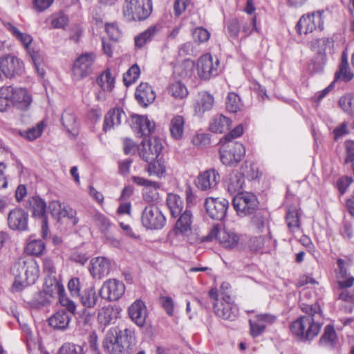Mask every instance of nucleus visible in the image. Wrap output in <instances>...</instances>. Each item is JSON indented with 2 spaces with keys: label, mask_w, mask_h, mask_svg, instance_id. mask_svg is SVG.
I'll return each mask as SVG.
<instances>
[{
  "label": "nucleus",
  "mask_w": 354,
  "mask_h": 354,
  "mask_svg": "<svg viewBox=\"0 0 354 354\" xmlns=\"http://www.w3.org/2000/svg\"><path fill=\"white\" fill-rule=\"evenodd\" d=\"M322 12L320 11L304 15L297 22L295 28L300 35H307L318 28L323 29L324 21L322 18Z\"/></svg>",
  "instance_id": "nucleus-11"
},
{
  "label": "nucleus",
  "mask_w": 354,
  "mask_h": 354,
  "mask_svg": "<svg viewBox=\"0 0 354 354\" xmlns=\"http://www.w3.org/2000/svg\"><path fill=\"white\" fill-rule=\"evenodd\" d=\"M111 269V262L107 258L97 257L90 261L89 272L93 278L102 279L109 274Z\"/></svg>",
  "instance_id": "nucleus-20"
},
{
  "label": "nucleus",
  "mask_w": 354,
  "mask_h": 354,
  "mask_svg": "<svg viewBox=\"0 0 354 354\" xmlns=\"http://www.w3.org/2000/svg\"><path fill=\"white\" fill-rule=\"evenodd\" d=\"M326 62V54H317L309 64V69L314 73L322 71Z\"/></svg>",
  "instance_id": "nucleus-55"
},
{
  "label": "nucleus",
  "mask_w": 354,
  "mask_h": 354,
  "mask_svg": "<svg viewBox=\"0 0 354 354\" xmlns=\"http://www.w3.org/2000/svg\"><path fill=\"white\" fill-rule=\"evenodd\" d=\"M226 28L230 37L236 38L241 29L240 21L236 18L230 19L226 24Z\"/></svg>",
  "instance_id": "nucleus-56"
},
{
  "label": "nucleus",
  "mask_w": 354,
  "mask_h": 354,
  "mask_svg": "<svg viewBox=\"0 0 354 354\" xmlns=\"http://www.w3.org/2000/svg\"><path fill=\"white\" fill-rule=\"evenodd\" d=\"M286 219L287 225L291 231L295 232L299 227V216L296 208H290L288 210Z\"/></svg>",
  "instance_id": "nucleus-47"
},
{
  "label": "nucleus",
  "mask_w": 354,
  "mask_h": 354,
  "mask_svg": "<svg viewBox=\"0 0 354 354\" xmlns=\"http://www.w3.org/2000/svg\"><path fill=\"white\" fill-rule=\"evenodd\" d=\"M229 202L224 198H207L205 207L208 216L216 221H222L226 216Z\"/></svg>",
  "instance_id": "nucleus-14"
},
{
  "label": "nucleus",
  "mask_w": 354,
  "mask_h": 354,
  "mask_svg": "<svg viewBox=\"0 0 354 354\" xmlns=\"http://www.w3.org/2000/svg\"><path fill=\"white\" fill-rule=\"evenodd\" d=\"M97 84L103 91H111L114 87L115 78L109 71H105L97 77Z\"/></svg>",
  "instance_id": "nucleus-44"
},
{
  "label": "nucleus",
  "mask_w": 354,
  "mask_h": 354,
  "mask_svg": "<svg viewBox=\"0 0 354 354\" xmlns=\"http://www.w3.org/2000/svg\"><path fill=\"white\" fill-rule=\"evenodd\" d=\"M118 312L111 306L102 308L98 313V322L104 326L109 325L111 322L117 318Z\"/></svg>",
  "instance_id": "nucleus-40"
},
{
  "label": "nucleus",
  "mask_w": 354,
  "mask_h": 354,
  "mask_svg": "<svg viewBox=\"0 0 354 354\" xmlns=\"http://www.w3.org/2000/svg\"><path fill=\"white\" fill-rule=\"evenodd\" d=\"M162 145L161 142L156 139H151L148 141H142L138 149L140 157L147 162L155 160L158 158L162 151Z\"/></svg>",
  "instance_id": "nucleus-17"
},
{
  "label": "nucleus",
  "mask_w": 354,
  "mask_h": 354,
  "mask_svg": "<svg viewBox=\"0 0 354 354\" xmlns=\"http://www.w3.org/2000/svg\"><path fill=\"white\" fill-rule=\"evenodd\" d=\"M12 272L15 277L13 288L19 291L36 281L39 277V265L32 259H19L14 263Z\"/></svg>",
  "instance_id": "nucleus-2"
},
{
  "label": "nucleus",
  "mask_w": 354,
  "mask_h": 354,
  "mask_svg": "<svg viewBox=\"0 0 354 354\" xmlns=\"http://www.w3.org/2000/svg\"><path fill=\"white\" fill-rule=\"evenodd\" d=\"M232 204L239 215L246 216L252 214L257 209L259 201L255 195L245 192L236 195Z\"/></svg>",
  "instance_id": "nucleus-10"
},
{
  "label": "nucleus",
  "mask_w": 354,
  "mask_h": 354,
  "mask_svg": "<svg viewBox=\"0 0 354 354\" xmlns=\"http://www.w3.org/2000/svg\"><path fill=\"white\" fill-rule=\"evenodd\" d=\"M129 315L131 320L140 327H142L147 317V310L145 304L141 300H136L129 308Z\"/></svg>",
  "instance_id": "nucleus-25"
},
{
  "label": "nucleus",
  "mask_w": 354,
  "mask_h": 354,
  "mask_svg": "<svg viewBox=\"0 0 354 354\" xmlns=\"http://www.w3.org/2000/svg\"><path fill=\"white\" fill-rule=\"evenodd\" d=\"M339 104L344 112L350 115H354V95L347 94L341 97Z\"/></svg>",
  "instance_id": "nucleus-49"
},
{
  "label": "nucleus",
  "mask_w": 354,
  "mask_h": 354,
  "mask_svg": "<svg viewBox=\"0 0 354 354\" xmlns=\"http://www.w3.org/2000/svg\"><path fill=\"white\" fill-rule=\"evenodd\" d=\"M209 297L213 300L214 313L218 317L231 321L235 319L238 315L239 309L230 295L223 292L221 300L218 301L217 290L212 288L209 292Z\"/></svg>",
  "instance_id": "nucleus-5"
},
{
  "label": "nucleus",
  "mask_w": 354,
  "mask_h": 354,
  "mask_svg": "<svg viewBox=\"0 0 354 354\" xmlns=\"http://www.w3.org/2000/svg\"><path fill=\"white\" fill-rule=\"evenodd\" d=\"M158 32L156 26H151L145 31L140 33L135 38V45L138 48H142L145 44L150 41Z\"/></svg>",
  "instance_id": "nucleus-43"
},
{
  "label": "nucleus",
  "mask_w": 354,
  "mask_h": 354,
  "mask_svg": "<svg viewBox=\"0 0 354 354\" xmlns=\"http://www.w3.org/2000/svg\"><path fill=\"white\" fill-rule=\"evenodd\" d=\"M44 250V242L41 239H37L35 236H30L26 246V251L28 254L41 257Z\"/></svg>",
  "instance_id": "nucleus-39"
},
{
  "label": "nucleus",
  "mask_w": 354,
  "mask_h": 354,
  "mask_svg": "<svg viewBox=\"0 0 354 354\" xmlns=\"http://www.w3.org/2000/svg\"><path fill=\"white\" fill-rule=\"evenodd\" d=\"M126 114L120 108H115L110 110L104 117V131H106L115 127L120 125L122 120H126Z\"/></svg>",
  "instance_id": "nucleus-29"
},
{
  "label": "nucleus",
  "mask_w": 354,
  "mask_h": 354,
  "mask_svg": "<svg viewBox=\"0 0 354 354\" xmlns=\"http://www.w3.org/2000/svg\"><path fill=\"white\" fill-rule=\"evenodd\" d=\"M95 59V55L93 53H85L79 56L75 59L72 69L73 79L80 80L90 75Z\"/></svg>",
  "instance_id": "nucleus-12"
},
{
  "label": "nucleus",
  "mask_w": 354,
  "mask_h": 354,
  "mask_svg": "<svg viewBox=\"0 0 354 354\" xmlns=\"http://www.w3.org/2000/svg\"><path fill=\"white\" fill-rule=\"evenodd\" d=\"M147 171L150 176L162 177L166 171V165L165 161L160 158H156V160L149 162L146 168Z\"/></svg>",
  "instance_id": "nucleus-41"
},
{
  "label": "nucleus",
  "mask_w": 354,
  "mask_h": 354,
  "mask_svg": "<svg viewBox=\"0 0 354 354\" xmlns=\"http://www.w3.org/2000/svg\"><path fill=\"white\" fill-rule=\"evenodd\" d=\"M8 86L0 88V111H6L11 104L10 96Z\"/></svg>",
  "instance_id": "nucleus-57"
},
{
  "label": "nucleus",
  "mask_w": 354,
  "mask_h": 354,
  "mask_svg": "<svg viewBox=\"0 0 354 354\" xmlns=\"http://www.w3.org/2000/svg\"><path fill=\"white\" fill-rule=\"evenodd\" d=\"M225 186L230 194H241L245 185L244 175L238 171L228 174L224 181Z\"/></svg>",
  "instance_id": "nucleus-24"
},
{
  "label": "nucleus",
  "mask_w": 354,
  "mask_h": 354,
  "mask_svg": "<svg viewBox=\"0 0 354 354\" xmlns=\"http://www.w3.org/2000/svg\"><path fill=\"white\" fill-rule=\"evenodd\" d=\"M62 124L68 133H75L77 127L76 118L71 110H66L62 115Z\"/></svg>",
  "instance_id": "nucleus-42"
},
{
  "label": "nucleus",
  "mask_w": 354,
  "mask_h": 354,
  "mask_svg": "<svg viewBox=\"0 0 354 354\" xmlns=\"http://www.w3.org/2000/svg\"><path fill=\"white\" fill-rule=\"evenodd\" d=\"M67 286L71 293V295L73 297H78L82 293V286L80 283V279L77 277H73L71 279L68 283Z\"/></svg>",
  "instance_id": "nucleus-60"
},
{
  "label": "nucleus",
  "mask_w": 354,
  "mask_h": 354,
  "mask_svg": "<svg viewBox=\"0 0 354 354\" xmlns=\"http://www.w3.org/2000/svg\"><path fill=\"white\" fill-rule=\"evenodd\" d=\"M219 61L216 59L214 62L213 57L209 54L201 56L197 62V72L198 76L203 80H209L211 77L218 74Z\"/></svg>",
  "instance_id": "nucleus-16"
},
{
  "label": "nucleus",
  "mask_w": 354,
  "mask_h": 354,
  "mask_svg": "<svg viewBox=\"0 0 354 354\" xmlns=\"http://www.w3.org/2000/svg\"><path fill=\"white\" fill-rule=\"evenodd\" d=\"M214 97L207 92L199 93L198 98L194 104L195 114L202 116L205 111H210L214 105Z\"/></svg>",
  "instance_id": "nucleus-31"
},
{
  "label": "nucleus",
  "mask_w": 354,
  "mask_h": 354,
  "mask_svg": "<svg viewBox=\"0 0 354 354\" xmlns=\"http://www.w3.org/2000/svg\"><path fill=\"white\" fill-rule=\"evenodd\" d=\"M28 53L31 57L32 63L35 66V68L39 75L43 76L44 75L43 57L40 55L39 52L34 48H31L27 50Z\"/></svg>",
  "instance_id": "nucleus-46"
},
{
  "label": "nucleus",
  "mask_w": 354,
  "mask_h": 354,
  "mask_svg": "<svg viewBox=\"0 0 354 354\" xmlns=\"http://www.w3.org/2000/svg\"><path fill=\"white\" fill-rule=\"evenodd\" d=\"M239 241V235L233 231L223 229L219 234V243L226 248H235Z\"/></svg>",
  "instance_id": "nucleus-36"
},
{
  "label": "nucleus",
  "mask_w": 354,
  "mask_h": 354,
  "mask_svg": "<svg viewBox=\"0 0 354 354\" xmlns=\"http://www.w3.org/2000/svg\"><path fill=\"white\" fill-rule=\"evenodd\" d=\"M68 18L63 13H58L53 16L51 24L55 28H64L68 24Z\"/></svg>",
  "instance_id": "nucleus-61"
},
{
  "label": "nucleus",
  "mask_w": 354,
  "mask_h": 354,
  "mask_svg": "<svg viewBox=\"0 0 354 354\" xmlns=\"http://www.w3.org/2000/svg\"><path fill=\"white\" fill-rule=\"evenodd\" d=\"M140 73V68L137 64L133 65L123 77V80L126 86H130L133 84L139 77Z\"/></svg>",
  "instance_id": "nucleus-53"
},
{
  "label": "nucleus",
  "mask_w": 354,
  "mask_h": 354,
  "mask_svg": "<svg viewBox=\"0 0 354 354\" xmlns=\"http://www.w3.org/2000/svg\"><path fill=\"white\" fill-rule=\"evenodd\" d=\"M250 334L253 337L261 335L265 330V326L259 321V317H255V319L249 321Z\"/></svg>",
  "instance_id": "nucleus-59"
},
{
  "label": "nucleus",
  "mask_w": 354,
  "mask_h": 354,
  "mask_svg": "<svg viewBox=\"0 0 354 354\" xmlns=\"http://www.w3.org/2000/svg\"><path fill=\"white\" fill-rule=\"evenodd\" d=\"M185 120L183 116L176 115L170 121L169 131L171 136L176 140L183 137L184 131Z\"/></svg>",
  "instance_id": "nucleus-38"
},
{
  "label": "nucleus",
  "mask_w": 354,
  "mask_h": 354,
  "mask_svg": "<svg viewBox=\"0 0 354 354\" xmlns=\"http://www.w3.org/2000/svg\"><path fill=\"white\" fill-rule=\"evenodd\" d=\"M133 332L129 328H110L103 340V347L110 354H131L135 348Z\"/></svg>",
  "instance_id": "nucleus-1"
},
{
  "label": "nucleus",
  "mask_w": 354,
  "mask_h": 354,
  "mask_svg": "<svg viewBox=\"0 0 354 354\" xmlns=\"http://www.w3.org/2000/svg\"><path fill=\"white\" fill-rule=\"evenodd\" d=\"M151 11V0H125L122 7L123 16L128 21L145 20Z\"/></svg>",
  "instance_id": "nucleus-6"
},
{
  "label": "nucleus",
  "mask_w": 354,
  "mask_h": 354,
  "mask_svg": "<svg viewBox=\"0 0 354 354\" xmlns=\"http://www.w3.org/2000/svg\"><path fill=\"white\" fill-rule=\"evenodd\" d=\"M124 290L125 287L122 281L111 279L103 283L99 295L102 299L113 301L119 299L124 294Z\"/></svg>",
  "instance_id": "nucleus-15"
},
{
  "label": "nucleus",
  "mask_w": 354,
  "mask_h": 354,
  "mask_svg": "<svg viewBox=\"0 0 354 354\" xmlns=\"http://www.w3.org/2000/svg\"><path fill=\"white\" fill-rule=\"evenodd\" d=\"M46 295L59 297L61 305L65 307L70 313L75 314L76 310L75 303L64 294V288L62 283L57 279L56 270L53 264L50 261L46 260Z\"/></svg>",
  "instance_id": "nucleus-3"
},
{
  "label": "nucleus",
  "mask_w": 354,
  "mask_h": 354,
  "mask_svg": "<svg viewBox=\"0 0 354 354\" xmlns=\"http://www.w3.org/2000/svg\"><path fill=\"white\" fill-rule=\"evenodd\" d=\"M210 34L209 32L201 27L196 28L193 32V37L195 41L200 43L207 41L209 38Z\"/></svg>",
  "instance_id": "nucleus-63"
},
{
  "label": "nucleus",
  "mask_w": 354,
  "mask_h": 354,
  "mask_svg": "<svg viewBox=\"0 0 354 354\" xmlns=\"http://www.w3.org/2000/svg\"><path fill=\"white\" fill-rule=\"evenodd\" d=\"M330 44L329 38L323 37L313 39L310 42V48L313 51L315 52L318 55L319 54H325L326 46Z\"/></svg>",
  "instance_id": "nucleus-51"
},
{
  "label": "nucleus",
  "mask_w": 354,
  "mask_h": 354,
  "mask_svg": "<svg viewBox=\"0 0 354 354\" xmlns=\"http://www.w3.org/2000/svg\"><path fill=\"white\" fill-rule=\"evenodd\" d=\"M71 317L65 310H59L48 319V325L55 330H64L68 328Z\"/></svg>",
  "instance_id": "nucleus-30"
},
{
  "label": "nucleus",
  "mask_w": 354,
  "mask_h": 354,
  "mask_svg": "<svg viewBox=\"0 0 354 354\" xmlns=\"http://www.w3.org/2000/svg\"><path fill=\"white\" fill-rule=\"evenodd\" d=\"M169 92L175 98L179 99H183L188 95L187 88L180 82H176L171 84Z\"/></svg>",
  "instance_id": "nucleus-52"
},
{
  "label": "nucleus",
  "mask_w": 354,
  "mask_h": 354,
  "mask_svg": "<svg viewBox=\"0 0 354 354\" xmlns=\"http://www.w3.org/2000/svg\"><path fill=\"white\" fill-rule=\"evenodd\" d=\"M167 205L173 217H178L183 210V201L176 194H168L167 197Z\"/></svg>",
  "instance_id": "nucleus-35"
},
{
  "label": "nucleus",
  "mask_w": 354,
  "mask_h": 354,
  "mask_svg": "<svg viewBox=\"0 0 354 354\" xmlns=\"http://www.w3.org/2000/svg\"><path fill=\"white\" fill-rule=\"evenodd\" d=\"M337 263L336 278L339 288H347L351 287L354 283V277L348 272V268L350 266L349 262L345 261L342 259H338Z\"/></svg>",
  "instance_id": "nucleus-23"
},
{
  "label": "nucleus",
  "mask_w": 354,
  "mask_h": 354,
  "mask_svg": "<svg viewBox=\"0 0 354 354\" xmlns=\"http://www.w3.org/2000/svg\"><path fill=\"white\" fill-rule=\"evenodd\" d=\"M135 97L140 105L147 107L154 101L156 94L150 85L141 83L136 90Z\"/></svg>",
  "instance_id": "nucleus-27"
},
{
  "label": "nucleus",
  "mask_w": 354,
  "mask_h": 354,
  "mask_svg": "<svg viewBox=\"0 0 354 354\" xmlns=\"http://www.w3.org/2000/svg\"><path fill=\"white\" fill-rule=\"evenodd\" d=\"M48 212L58 222H61L63 218H67L68 224L72 226L79 222L76 216L77 212L70 207L62 206L59 201H53L49 203Z\"/></svg>",
  "instance_id": "nucleus-13"
},
{
  "label": "nucleus",
  "mask_w": 354,
  "mask_h": 354,
  "mask_svg": "<svg viewBox=\"0 0 354 354\" xmlns=\"http://www.w3.org/2000/svg\"><path fill=\"white\" fill-rule=\"evenodd\" d=\"M132 120L133 128L140 137L149 136L155 129V123L146 116L135 115Z\"/></svg>",
  "instance_id": "nucleus-26"
},
{
  "label": "nucleus",
  "mask_w": 354,
  "mask_h": 354,
  "mask_svg": "<svg viewBox=\"0 0 354 354\" xmlns=\"http://www.w3.org/2000/svg\"><path fill=\"white\" fill-rule=\"evenodd\" d=\"M78 298L80 304L86 308H93L98 301V296L93 286L84 288Z\"/></svg>",
  "instance_id": "nucleus-32"
},
{
  "label": "nucleus",
  "mask_w": 354,
  "mask_h": 354,
  "mask_svg": "<svg viewBox=\"0 0 354 354\" xmlns=\"http://www.w3.org/2000/svg\"><path fill=\"white\" fill-rule=\"evenodd\" d=\"M336 332L333 326L327 325L324 328V332L319 339L321 345L333 346L336 339Z\"/></svg>",
  "instance_id": "nucleus-48"
},
{
  "label": "nucleus",
  "mask_w": 354,
  "mask_h": 354,
  "mask_svg": "<svg viewBox=\"0 0 354 354\" xmlns=\"http://www.w3.org/2000/svg\"><path fill=\"white\" fill-rule=\"evenodd\" d=\"M219 153L223 165L234 166L244 157L245 149L241 142H225L221 147Z\"/></svg>",
  "instance_id": "nucleus-7"
},
{
  "label": "nucleus",
  "mask_w": 354,
  "mask_h": 354,
  "mask_svg": "<svg viewBox=\"0 0 354 354\" xmlns=\"http://www.w3.org/2000/svg\"><path fill=\"white\" fill-rule=\"evenodd\" d=\"M178 217L172 232L176 236L187 237L192 232V214L190 210L186 209Z\"/></svg>",
  "instance_id": "nucleus-21"
},
{
  "label": "nucleus",
  "mask_w": 354,
  "mask_h": 354,
  "mask_svg": "<svg viewBox=\"0 0 354 354\" xmlns=\"http://www.w3.org/2000/svg\"><path fill=\"white\" fill-rule=\"evenodd\" d=\"M106 30L110 39L113 41H118L122 37V32L115 24L106 25Z\"/></svg>",
  "instance_id": "nucleus-62"
},
{
  "label": "nucleus",
  "mask_w": 354,
  "mask_h": 354,
  "mask_svg": "<svg viewBox=\"0 0 354 354\" xmlns=\"http://www.w3.org/2000/svg\"><path fill=\"white\" fill-rule=\"evenodd\" d=\"M220 181L219 174L214 169L201 173L196 180V187L202 191H212L216 189Z\"/></svg>",
  "instance_id": "nucleus-18"
},
{
  "label": "nucleus",
  "mask_w": 354,
  "mask_h": 354,
  "mask_svg": "<svg viewBox=\"0 0 354 354\" xmlns=\"http://www.w3.org/2000/svg\"><path fill=\"white\" fill-rule=\"evenodd\" d=\"M37 337L30 339L26 342L27 348L30 354H42V337L41 333L44 330V325L39 323L36 325Z\"/></svg>",
  "instance_id": "nucleus-33"
},
{
  "label": "nucleus",
  "mask_w": 354,
  "mask_h": 354,
  "mask_svg": "<svg viewBox=\"0 0 354 354\" xmlns=\"http://www.w3.org/2000/svg\"><path fill=\"white\" fill-rule=\"evenodd\" d=\"M302 310L306 311L308 315L293 322L290 325V330L295 336L301 339H312L319 333L321 325L315 322L313 314L315 311L311 306L302 308Z\"/></svg>",
  "instance_id": "nucleus-4"
},
{
  "label": "nucleus",
  "mask_w": 354,
  "mask_h": 354,
  "mask_svg": "<svg viewBox=\"0 0 354 354\" xmlns=\"http://www.w3.org/2000/svg\"><path fill=\"white\" fill-rule=\"evenodd\" d=\"M241 106V101L239 96L235 93H229L226 100V109L232 113H236Z\"/></svg>",
  "instance_id": "nucleus-50"
},
{
  "label": "nucleus",
  "mask_w": 354,
  "mask_h": 354,
  "mask_svg": "<svg viewBox=\"0 0 354 354\" xmlns=\"http://www.w3.org/2000/svg\"><path fill=\"white\" fill-rule=\"evenodd\" d=\"M44 120H41L37 126L24 132V136L29 140H34L41 135L44 130Z\"/></svg>",
  "instance_id": "nucleus-58"
},
{
  "label": "nucleus",
  "mask_w": 354,
  "mask_h": 354,
  "mask_svg": "<svg viewBox=\"0 0 354 354\" xmlns=\"http://www.w3.org/2000/svg\"><path fill=\"white\" fill-rule=\"evenodd\" d=\"M252 224L257 230L261 232L266 224V218L261 212H257L252 218Z\"/></svg>",
  "instance_id": "nucleus-64"
},
{
  "label": "nucleus",
  "mask_w": 354,
  "mask_h": 354,
  "mask_svg": "<svg viewBox=\"0 0 354 354\" xmlns=\"http://www.w3.org/2000/svg\"><path fill=\"white\" fill-rule=\"evenodd\" d=\"M29 210L32 216L40 219L41 232H44V201L38 196H33L29 200Z\"/></svg>",
  "instance_id": "nucleus-28"
},
{
  "label": "nucleus",
  "mask_w": 354,
  "mask_h": 354,
  "mask_svg": "<svg viewBox=\"0 0 354 354\" xmlns=\"http://www.w3.org/2000/svg\"><path fill=\"white\" fill-rule=\"evenodd\" d=\"M57 354H84V351L81 346L66 342L59 348Z\"/></svg>",
  "instance_id": "nucleus-54"
},
{
  "label": "nucleus",
  "mask_w": 354,
  "mask_h": 354,
  "mask_svg": "<svg viewBox=\"0 0 354 354\" xmlns=\"http://www.w3.org/2000/svg\"><path fill=\"white\" fill-rule=\"evenodd\" d=\"M353 77V74L351 71L348 61L344 60L343 63H340L338 71L335 74V81L339 80L348 82Z\"/></svg>",
  "instance_id": "nucleus-45"
},
{
  "label": "nucleus",
  "mask_w": 354,
  "mask_h": 354,
  "mask_svg": "<svg viewBox=\"0 0 354 354\" xmlns=\"http://www.w3.org/2000/svg\"><path fill=\"white\" fill-rule=\"evenodd\" d=\"M11 104L19 109H26L32 102V96L28 90L22 87L8 86Z\"/></svg>",
  "instance_id": "nucleus-19"
},
{
  "label": "nucleus",
  "mask_w": 354,
  "mask_h": 354,
  "mask_svg": "<svg viewBox=\"0 0 354 354\" xmlns=\"http://www.w3.org/2000/svg\"><path fill=\"white\" fill-rule=\"evenodd\" d=\"M4 26L15 38L23 44L26 51L31 48L30 44L32 41V38L30 35L21 32L16 26L10 22L4 23Z\"/></svg>",
  "instance_id": "nucleus-34"
},
{
  "label": "nucleus",
  "mask_w": 354,
  "mask_h": 354,
  "mask_svg": "<svg viewBox=\"0 0 354 354\" xmlns=\"http://www.w3.org/2000/svg\"><path fill=\"white\" fill-rule=\"evenodd\" d=\"M230 124L231 121L228 118L223 115H218L212 119L209 124V130L216 133H221L229 129Z\"/></svg>",
  "instance_id": "nucleus-37"
},
{
  "label": "nucleus",
  "mask_w": 354,
  "mask_h": 354,
  "mask_svg": "<svg viewBox=\"0 0 354 354\" xmlns=\"http://www.w3.org/2000/svg\"><path fill=\"white\" fill-rule=\"evenodd\" d=\"M0 71L9 79L22 75L25 72L24 62L13 54L0 56Z\"/></svg>",
  "instance_id": "nucleus-8"
},
{
  "label": "nucleus",
  "mask_w": 354,
  "mask_h": 354,
  "mask_svg": "<svg viewBox=\"0 0 354 354\" xmlns=\"http://www.w3.org/2000/svg\"><path fill=\"white\" fill-rule=\"evenodd\" d=\"M141 221L147 229L159 230L164 227L166 219L156 205H149L142 212Z\"/></svg>",
  "instance_id": "nucleus-9"
},
{
  "label": "nucleus",
  "mask_w": 354,
  "mask_h": 354,
  "mask_svg": "<svg viewBox=\"0 0 354 354\" xmlns=\"http://www.w3.org/2000/svg\"><path fill=\"white\" fill-rule=\"evenodd\" d=\"M28 214L22 209H15L8 216V223L12 230L25 231L28 229Z\"/></svg>",
  "instance_id": "nucleus-22"
}]
</instances>
